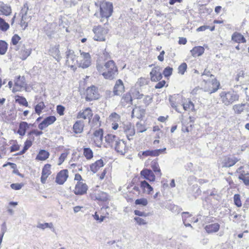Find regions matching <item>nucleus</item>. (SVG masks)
Instances as JSON below:
<instances>
[{"label":"nucleus","mask_w":249,"mask_h":249,"mask_svg":"<svg viewBox=\"0 0 249 249\" xmlns=\"http://www.w3.org/2000/svg\"><path fill=\"white\" fill-rule=\"evenodd\" d=\"M107 56V53H105L100 55L97 60L96 68L105 79L112 80L118 74V69L113 60H109L105 64L101 63V61L106 60Z\"/></svg>","instance_id":"f257e3e1"},{"label":"nucleus","mask_w":249,"mask_h":249,"mask_svg":"<svg viewBox=\"0 0 249 249\" xmlns=\"http://www.w3.org/2000/svg\"><path fill=\"white\" fill-rule=\"evenodd\" d=\"M94 5L99 10V12H96L94 14V16L101 18V21H104L107 22L108 18H109L113 13V7L111 3L107 1H102L100 2H94Z\"/></svg>","instance_id":"f03ea898"},{"label":"nucleus","mask_w":249,"mask_h":249,"mask_svg":"<svg viewBox=\"0 0 249 249\" xmlns=\"http://www.w3.org/2000/svg\"><path fill=\"white\" fill-rule=\"evenodd\" d=\"M223 103L226 106L232 104L239 99V95L234 91L222 92L220 94Z\"/></svg>","instance_id":"7ed1b4c3"},{"label":"nucleus","mask_w":249,"mask_h":249,"mask_svg":"<svg viewBox=\"0 0 249 249\" xmlns=\"http://www.w3.org/2000/svg\"><path fill=\"white\" fill-rule=\"evenodd\" d=\"M68 177V170H62L57 173L55 178V182L59 185H62L67 180Z\"/></svg>","instance_id":"20e7f679"},{"label":"nucleus","mask_w":249,"mask_h":249,"mask_svg":"<svg viewBox=\"0 0 249 249\" xmlns=\"http://www.w3.org/2000/svg\"><path fill=\"white\" fill-rule=\"evenodd\" d=\"M66 56L67 59L66 64L73 67V64L75 65V62H77V60H76V55L74 54V51L68 48V50L66 52Z\"/></svg>","instance_id":"39448f33"},{"label":"nucleus","mask_w":249,"mask_h":249,"mask_svg":"<svg viewBox=\"0 0 249 249\" xmlns=\"http://www.w3.org/2000/svg\"><path fill=\"white\" fill-rule=\"evenodd\" d=\"M107 31L101 26L94 28V40L105 41Z\"/></svg>","instance_id":"423d86ee"},{"label":"nucleus","mask_w":249,"mask_h":249,"mask_svg":"<svg viewBox=\"0 0 249 249\" xmlns=\"http://www.w3.org/2000/svg\"><path fill=\"white\" fill-rule=\"evenodd\" d=\"M56 118L54 116H49L46 117L39 124L38 128L40 130H43L45 128L49 125L53 124L55 121Z\"/></svg>","instance_id":"0eeeda50"},{"label":"nucleus","mask_w":249,"mask_h":249,"mask_svg":"<svg viewBox=\"0 0 249 249\" xmlns=\"http://www.w3.org/2000/svg\"><path fill=\"white\" fill-rule=\"evenodd\" d=\"M87 190L88 186L86 183L77 182L74 190V193L76 195H83L87 193Z\"/></svg>","instance_id":"6e6552de"},{"label":"nucleus","mask_w":249,"mask_h":249,"mask_svg":"<svg viewBox=\"0 0 249 249\" xmlns=\"http://www.w3.org/2000/svg\"><path fill=\"white\" fill-rule=\"evenodd\" d=\"M140 174L143 178L150 181H154L155 176L152 170L148 169H143L141 171Z\"/></svg>","instance_id":"1a4fd4ad"},{"label":"nucleus","mask_w":249,"mask_h":249,"mask_svg":"<svg viewBox=\"0 0 249 249\" xmlns=\"http://www.w3.org/2000/svg\"><path fill=\"white\" fill-rule=\"evenodd\" d=\"M151 80L152 81L157 82L160 81L162 78V75L159 71L158 67L154 68L150 73Z\"/></svg>","instance_id":"9d476101"},{"label":"nucleus","mask_w":249,"mask_h":249,"mask_svg":"<svg viewBox=\"0 0 249 249\" xmlns=\"http://www.w3.org/2000/svg\"><path fill=\"white\" fill-rule=\"evenodd\" d=\"M114 147L116 151L121 155H124L127 151L125 143L122 140L120 139L118 142H117Z\"/></svg>","instance_id":"9b49d317"},{"label":"nucleus","mask_w":249,"mask_h":249,"mask_svg":"<svg viewBox=\"0 0 249 249\" xmlns=\"http://www.w3.org/2000/svg\"><path fill=\"white\" fill-rule=\"evenodd\" d=\"M103 137V130L99 128L94 131V144L98 147H101Z\"/></svg>","instance_id":"f8f14e48"},{"label":"nucleus","mask_w":249,"mask_h":249,"mask_svg":"<svg viewBox=\"0 0 249 249\" xmlns=\"http://www.w3.org/2000/svg\"><path fill=\"white\" fill-rule=\"evenodd\" d=\"M124 87L123 81L121 79L116 81L114 87L113 93L115 95H120L124 91Z\"/></svg>","instance_id":"ddd939ff"},{"label":"nucleus","mask_w":249,"mask_h":249,"mask_svg":"<svg viewBox=\"0 0 249 249\" xmlns=\"http://www.w3.org/2000/svg\"><path fill=\"white\" fill-rule=\"evenodd\" d=\"M59 48V45H56L54 46L51 47L49 50V52L51 55H52L57 62H59L62 58V57L60 55Z\"/></svg>","instance_id":"4468645a"},{"label":"nucleus","mask_w":249,"mask_h":249,"mask_svg":"<svg viewBox=\"0 0 249 249\" xmlns=\"http://www.w3.org/2000/svg\"><path fill=\"white\" fill-rule=\"evenodd\" d=\"M166 150V148H163L162 149H158L154 150H146L142 152V154L143 156L147 157V156H151V157H155L158 156L160 154L164 152Z\"/></svg>","instance_id":"2eb2a0df"},{"label":"nucleus","mask_w":249,"mask_h":249,"mask_svg":"<svg viewBox=\"0 0 249 249\" xmlns=\"http://www.w3.org/2000/svg\"><path fill=\"white\" fill-rule=\"evenodd\" d=\"M0 12L3 15L8 16L12 13V9L9 5L0 1Z\"/></svg>","instance_id":"dca6fc26"},{"label":"nucleus","mask_w":249,"mask_h":249,"mask_svg":"<svg viewBox=\"0 0 249 249\" xmlns=\"http://www.w3.org/2000/svg\"><path fill=\"white\" fill-rule=\"evenodd\" d=\"M29 128V124L26 122L22 121L19 123L17 133L20 136H23L25 135L27 130Z\"/></svg>","instance_id":"f3484780"},{"label":"nucleus","mask_w":249,"mask_h":249,"mask_svg":"<svg viewBox=\"0 0 249 249\" xmlns=\"http://www.w3.org/2000/svg\"><path fill=\"white\" fill-rule=\"evenodd\" d=\"M238 160L234 157H228L224 159L223 161V167H230L233 166L237 162Z\"/></svg>","instance_id":"a211bd4d"},{"label":"nucleus","mask_w":249,"mask_h":249,"mask_svg":"<svg viewBox=\"0 0 249 249\" xmlns=\"http://www.w3.org/2000/svg\"><path fill=\"white\" fill-rule=\"evenodd\" d=\"M120 139L116 135L109 134L105 137V141L112 147L115 146Z\"/></svg>","instance_id":"6ab92c4d"},{"label":"nucleus","mask_w":249,"mask_h":249,"mask_svg":"<svg viewBox=\"0 0 249 249\" xmlns=\"http://www.w3.org/2000/svg\"><path fill=\"white\" fill-rule=\"evenodd\" d=\"M92 110L89 107L86 108L82 112L78 113L77 115V118H83L86 119L87 118L89 119V121L91 120V117H92Z\"/></svg>","instance_id":"aec40b11"},{"label":"nucleus","mask_w":249,"mask_h":249,"mask_svg":"<svg viewBox=\"0 0 249 249\" xmlns=\"http://www.w3.org/2000/svg\"><path fill=\"white\" fill-rule=\"evenodd\" d=\"M50 156V153L45 150L41 149L36 156V159L38 160H47Z\"/></svg>","instance_id":"412c9836"},{"label":"nucleus","mask_w":249,"mask_h":249,"mask_svg":"<svg viewBox=\"0 0 249 249\" xmlns=\"http://www.w3.org/2000/svg\"><path fill=\"white\" fill-rule=\"evenodd\" d=\"M220 228V225L218 223H213L206 225L205 229L208 233L217 232Z\"/></svg>","instance_id":"4be33fe9"},{"label":"nucleus","mask_w":249,"mask_h":249,"mask_svg":"<svg viewBox=\"0 0 249 249\" xmlns=\"http://www.w3.org/2000/svg\"><path fill=\"white\" fill-rule=\"evenodd\" d=\"M231 39L233 41L237 43H246V39L244 36L239 33H234L232 34Z\"/></svg>","instance_id":"5701e85b"},{"label":"nucleus","mask_w":249,"mask_h":249,"mask_svg":"<svg viewBox=\"0 0 249 249\" xmlns=\"http://www.w3.org/2000/svg\"><path fill=\"white\" fill-rule=\"evenodd\" d=\"M31 51L32 49L30 48L22 47L20 51V58L23 60H25L30 55Z\"/></svg>","instance_id":"b1692460"},{"label":"nucleus","mask_w":249,"mask_h":249,"mask_svg":"<svg viewBox=\"0 0 249 249\" xmlns=\"http://www.w3.org/2000/svg\"><path fill=\"white\" fill-rule=\"evenodd\" d=\"M209 83L212 85V87L208 91H209L210 93L216 92L219 89L220 86L219 83L215 78L212 79L211 82L209 81Z\"/></svg>","instance_id":"393cba45"},{"label":"nucleus","mask_w":249,"mask_h":249,"mask_svg":"<svg viewBox=\"0 0 249 249\" xmlns=\"http://www.w3.org/2000/svg\"><path fill=\"white\" fill-rule=\"evenodd\" d=\"M204 52V49L203 47L197 46L194 47L192 50L191 53L194 56H199Z\"/></svg>","instance_id":"a878e982"},{"label":"nucleus","mask_w":249,"mask_h":249,"mask_svg":"<svg viewBox=\"0 0 249 249\" xmlns=\"http://www.w3.org/2000/svg\"><path fill=\"white\" fill-rule=\"evenodd\" d=\"M93 90V85H92L89 87H88L86 89V100L87 101H90L93 100V92L92 91Z\"/></svg>","instance_id":"bb28decb"},{"label":"nucleus","mask_w":249,"mask_h":249,"mask_svg":"<svg viewBox=\"0 0 249 249\" xmlns=\"http://www.w3.org/2000/svg\"><path fill=\"white\" fill-rule=\"evenodd\" d=\"M15 101L21 106L26 107H28V103L27 101L26 98L23 96L16 95L15 96Z\"/></svg>","instance_id":"cd10ccee"},{"label":"nucleus","mask_w":249,"mask_h":249,"mask_svg":"<svg viewBox=\"0 0 249 249\" xmlns=\"http://www.w3.org/2000/svg\"><path fill=\"white\" fill-rule=\"evenodd\" d=\"M141 187L143 189V190L147 192L148 194L153 191V188L150 185V184L146 181H142L141 182Z\"/></svg>","instance_id":"c85d7f7f"},{"label":"nucleus","mask_w":249,"mask_h":249,"mask_svg":"<svg viewBox=\"0 0 249 249\" xmlns=\"http://www.w3.org/2000/svg\"><path fill=\"white\" fill-rule=\"evenodd\" d=\"M24 80L25 78L23 76L21 77L20 75L16 77L15 80V86L22 88L25 85Z\"/></svg>","instance_id":"c756f323"},{"label":"nucleus","mask_w":249,"mask_h":249,"mask_svg":"<svg viewBox=\"0 0 249 249\" xmlns=\"http://www.w3.org/2000/svg\"><path fill=\"white\" fill-rule=\"evenodd\" d=\"M73 132L76 133H81L83 131V125L80 121H76L73 126Z\"/></svg>","instance_id":"7c9ffc66"},{"label":"nucleus","mask_w":249,"mask_h":249,"mask_svg":"<svg viewBox=\"0 0 249 249\" xmlns=\"http://www.w3.org/2000/svg\"><path fill=\"white\" fill-rule=\"evenodd\" d=\"M9 24L0 17V30L5 32L9 29Z\"/></svg>","instance_id":"2f4dec72"},{"label":"nucleus","mask_w":249,"mask_h":249,"mask_svg":"<svg viewBox=\"0 0 249 249\" xmlns=\"http://www.w3.org/2000/svg\"><path fill=\"white\" fill-rule=\"evenodd\" d=\"M8 49V44L4 40H0V54L4 55L5 54Z\"/></svg>","instance_id":"473e14b6"},{"label":"nucleus","mask_w":249,"mask_h":249,"mask_svg":"<svg viewBox=\"0 0 249 249\" xmlns=\"http://www.w3.org/2000/svg\"><path fill=\"white\" fill-rule=\"evenodd\" d=\"M51 167V164L48 163L46 164L42 168L41 174L43 176H47L48 177L51 173L50 171Z\"/></svg>","instance_id":"72a5a7b5"},{"label":"nucleus","mask_w":249,"mask_h":249,"mask_svg":"<svg viewBox=\"0 0 249 249\" xmlns=\"http://www.w3.org/2000/svg\"><path fill=\"white\" fill-rule=\"evenodd\" d=\"M238 178L242 180L246 186H249V173L241 174L239 176Z\"/></svg>","instance_id":"f704fd0d"},{"label":"nucleus","mask_w":249,"mask_h":249,"mask_svg":"<svg viewBox=\"0 0 249 249\" xmlns=\"http://www.w3.org/2000/svg\"><path fill=\"white\" fill-rule=\"evenodd\" d=\"M37 228L44 230L46 228H49L50 229H53V231H54L55 230L53 229V224L52 223H39L37 225Z\"/></svg>","instance_id":"c9c22d12"},{"label":"nucleus","mask_w":249,"mask_h":249,"mask_svg":"<svg viewBox=\"0 0 249 249\" xmlns=\"http://www.w3.org/2000/svg\"><path fill=\"white\" fill-rule=\"evenodd\" d=\"M245 104L235 105L233 107V109L236 113L240 114L244 110Z\"/></svg>","instance_id":"e433bc0d"},{"label":"nucleus","mask_w":249,"mask_h":249,"mask_svg":"<svg viewBox=\"0 0 249 249\" xmlns=\"http://www.w3.org/2000/svg\"><path fill=\"white\" fill-rule=\"evenodd\" d=\"M95 198L97 200H99L101 201H106L107 200V195L106 193L101 192L95 196Z\"/></svg>","instance_id":"4c0bfd02"},{"label":"nucleus","mask_w":249,"mask_h":249,"mask_svg":"<svg viewBox=\"0 0 249 249\" xmlns=\"http://www.w3.org/2000/svg\"><path fill=\"white\" fill-rule=\"evenodd\" d=\"M104 162L102 159L97 160L94 162V173L101 167H103Z\"/></svg>","instance_id":"58836bf2"},{"label":"nucleus","mask_w":249,"mask_h":249,"mask_svg":"<svg viewBox=\"0 0 249 249\" xmlns=\"http://www.w3.org/2000/svg\"><path fill=\"white\" fill-rule=\"evenodd\" d=\"M84 155L87 159H90L93 157L92 151L89 148H85Z\"/></svg>","instance_id":"ea45409f"},{"label":"nucleus","mask_w":249,"mask_h":249,"mask_svg":"<svg viewBox=\"0 0 249 249\" xmlns=\"http://www.w3.org/2000/svg\"><path fill=\"white\" fill-rule=\"evenodd\" d=\"M131 95L133 98L138 99H141L143 96V94H141L139 90H137L136 89H134L131 90Z\"/></svg>","instance_id":"a19ab883"},{"label":"nucleus","mask_w":249,"mask_h":249,"mask_svg":"<svg viewBox=\"0 0 249 249\" xmlns=\"http://www.w3.org/2000/svg\"><path fill=\"white\" fill-rule=\"evenodd\" d=\"M233 201L234 204L237 207H240L242 206V203L240 199V196L239 194H235L233 196Z\"/></svg>","instance_id":"79ce46f5"},{"label":"nucleus","mask_w":249,"mask_h":249,"mask_svg":"<svg viewBox=\"0 0 249 249\" xmlns=\"http://www.w3.org/2000/svg\"><path fill=\"white\" fill-rule=\"evenodd\" d=\"M135 203L136 205H140L143 206H145L148 204L147 200L145 198H141L137 199L135 200Z\"/></svg>","instance_id":"37998d69"},{"label":"nucleus","mask_w":249,"mask_h":249,"mask_svg":"<svg viewBox=\"0 0 249 249\" xmlns=\"http://www.w3.org/2000/svg\"><path fill=\"white\" fill-rule=\"evenodd\" d=\"M183 107L185 110H193L194 108V104L191 101H189L188 103L183 104Z\"/></svg>","instance_id":"c03bdc74"},{"label":"nucleus","mask_w":249,"mask_h":249,"mask_svg":"<svg viewBox=\"0 0 249 249\" xmlns=\"http://www.w3.org/2000/svg\"><path fill=\"white\" fill-rule=\"evenodd\" d=\"M126 136L127 137V138L128 140H130L132 139V137L135 135V131L134 129V127L132 128H129L128 131H127L126 132H125Z\"/></svg>","instance_id":"a18cd8bd"},{"label":"nucleus","mask_w":249,"mask_h":249,"mask_svg":"<svg viewBox=\"0 0 249 249\" xmlns=\"http://www.w3.org/2000/svg\"><path fill=\"white\" fill-rule=\"evenodd\" d=\"M173 68L170 67H166L163 71V74L166 77L170 76L172 74Z\"/></svg>","instance_id":"49530a36"},{"label":"nucleus","mask_w":249,"mask_h":249,"mask_svg":"<svg viewBox=\"0 0 249 249\" xmlns=\"http://www.w3.org/2000/svg\"><path fill=\"white\" fill-rule=\"evenodd\" d=\"M151 167L153 169V170L155 172H158L160 174V176H161V173L160 172V170L159 168V166L157 162H153L152 163L151 165Z\"/></svg>","instance_id":"de8ad7c7"},{"label":"nucleus","mask_w":249,"mask_h":249,"mask_svg":"<svg viewBox=\"0 0 249 249\" xmlns=\"http://www.w3.org/2000/svg\"><path fill=\"white\" fill-rule=\"evenodd\" d=\"M65 107L61 105L56 106V112L60 115L62 116L64 114Z\"/></svg>","instance_id":"09e8293b"},{"label":"nucleus","mask_w":249,"mask_h":249,"mask_svg":"<svg viewBox=\"0 0 249 249\" xmlns=\"http://www.w3.org/2000/svg\"><path fill=\"white\" fill-rule=\"evenodd\" d=\"M21 37L17 34H15L12 37L11 43L13 45H16L20 40Z\"/></svg>","instance_id":"8fccbe9b"},{"label":"nucleus","mask_w":249,"mask_h":249,"mask_svg":"<svg viewBox=\"0 0 249 249\" xmlns=\"http://www.w3.org/2000/svg\"><path fill=\"white\" fill-rule=\"evenodd\" d=\"M187 64L185 63H182L178 68V72L183 74L187 69Z\"/></svg>","instance_id":"3c124183"},{"label":"nucleus","mask_w":249,"mask_h":249,"mask_svg":"<svg viewBox=\"0 0 249 249\" xmlns=\"http://www.w3.org/2000/svg\"><path fill=\"white\" fill-rule=\"evenodd\" d=\"M109 118L114 122H117L120 119V115L115 112L112 113L110 115Z\"/></svg>","instance_id":"603ef678"},{"label":"nucleus","mask_w":249,"mask_h":249,"mask_svg":"<svg viewBox=\"0 0 249 249\" xmlns=\"http://www.w3.org/2000/svg\"><path fill=\"white\" fill-rule=\"evenodd\" d=\"M67 155L68 153L66 152L61 153L58 159V165H60L64 161L65 159L67 157Z\"/></svg>","instance_id":"864d4df0"},{"label":"nucleus","mask_w":249,"mask_h":249,"mask_svg":"<svg viewBox=\"0 0 249 249\" xmlns=\"http://www.w3.org/2000/svg\"><path fill=\"white\" fill-rule=\"evenodd\" d=\"M123 98L126 103L132 104V96L130 93H126L124 95Z\"/></svg>","instance_id":"5fc2aeb1"},{"label":"nucleus","mask_w":249,"mask_h":249,"mask_svg":"<svg viewBox=\"0 0 249 249\" xmlns=\"http://www.w3.org/2000/svg\"><path fill=\"white\" fill-rule=\"evenodd\" d=\"M23 186V184L21 183H12L10 185V187L12 189L15 190H19Z\"/></svg>","instance_id":"6e6d98bb"},{"label":"nucleus","mask_w":249,"mask_h":249,"mask_svg":"<svg viewBox=\"0 0 249 249\" xmlns=\"http://www.w3.org/2000/svg\"><path fill=\"white\" fill-rule=\"evenodd\" d=\"M134 220L139 225H145L147 224L146 221L139 217H135Z\"/></svg>","instance_id":"4d7b16f0"},{"label":"nucleus","mask_w":249,"mask_h":249,"mask_svg":"<svg viewBox=\"0 0 249 249\" xmlns=\"http://www.w3.org/2000/svg\"><path fill=\"white\" fill-rule=\"evenodd\" d=\"M249 210V198H247L243 204V211L244 213H248Z\"/></svg>","instance_id":"13d9d810"},{"label":"nucleus","mask_w":249,"mask_h":249,"mask_svg":"<svg viewBox=\"0 0 249 249\" xmlns=\"http://www.w3.org/2000/svg\"><path fill=\"white\" fill-rule=\"evenodd\" d=\"M83 61L80 64V66L84 69L88 68L90 64V59L83 60Z\"/></svg>","instance_id":"bf43d9fd"},{"label":"nucleus","mask_w":249,"mask_h":249,"mask_svg":"<svg viewBox=\"0 0 249 249\" xmlns=\"http://www.w3.org/2000/svg\"><path fill=\"white\" fill-rule=\"evenodd\" d=\"M35 140V137L34 136L30 137V139H27L24 142V144L26 146L30 148L33 144V142Z\"/></svg>","instance_id":"052dcab7"},{"label":"nucleus","mask_w":249,"mask_h":249,"mask_svg":"<svg viewBox=\"0 0 249 249\" xmlns=\"http://www.w3.org/2000/svg\"><path fill=\"white\" fill-rule=\"evenodd\" d=\"M134 213L135 215H138L139 216H143L146 217L148 216V214L145 213L144 212H141L140 211L136 210L134 211Z\"/></svg>","instance_id":"680f3d73"},{"label":"nucleus","mask_w":249,"mask_h":249,"mask_svg":"<svg viewBox=\"0 0 249 249\" xmlns=\"http://www.w3.org/2000/svg\"><path fill=\"white\" fill-rule=\"evenodd\" d=\"M35 113L37 115H39L41 112L42 110L44 108L43 107H41L39 105H36L34 107Z\"/></svg>","instance_id":"e2e57ef3"},{"label":"nucleus","mask_w":249,"mask_h":249,"mask_svg":"<svg viewBox=\"0 0 249 249\" xmlns=\"http://www.w3.org/2000/svg\"><path fill=\"white\" fill-rule=\"evenodd\" d=\"M152 101V98L149 95L145 96L143 99V102L146 105H148L150 103H151Z\"/></svg>","instance_id":"0e129e2a"},{"label":"nucleus","mask_w":249,"mask_h":249,"mask_svg":"<svg viewBox=\"0 0 249 249\" xmlns=\"http://www.w3.org/2000/svg\"><path fill=\"white\" fill-rule=\"evenodd\" d=\"M166 82L165 80L160 81L155 86V89H161L164 87Z\"/></svg>","instance_id":"69168bd1"},{"label":"nucleus","mask_w":249,"mask_h":249,"mask_svg":"<svg viewBox=\"0 0 249 249\" xmlns=\"http://www.w3.org/2000/svg\"><path fill=\"white\" fill-rule=\"evenodd\" d=\"M100 117L98 115L94 116V126L97 125L99 126L101 125V122L100 121Z\"/></svg>","instance_id":"338daca9"},{"label":"nucleus","mask_w":249,"mask_h":249,"mask_svg":"<svg viewBox=\"0 0 249 249\" xmlns=\"http://www.w3.org/2000/svg\"><path fill=\"white\" fill-rule=\"evenodd\" d=\"M25 18V17L22 16L20 23V25L21 27H24V29H25V28L28 26V23L24 20Z\"/></svg>","instance_id":"774afa93"}]
</instances>
